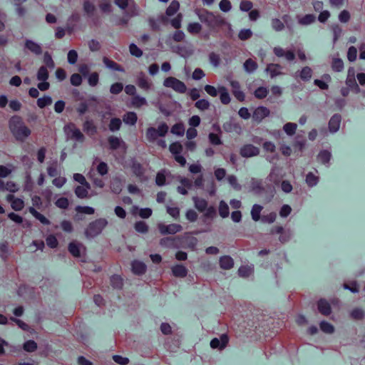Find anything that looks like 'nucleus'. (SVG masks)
<instances>
[{
	"mask_svg": "<svg viewBox=\"0 0 365 365\" xmlns=\"http://www.w3.org/2000/svg\"><path fill=\"white\" fill-rule=\"evenodd\" d=\"M121 124L122 122L120 118H112L109 124V130L112 132L117 131L120 128Z\"/></svg>",
	"mask_w": 365,
	"mask_h": 365,
	"instance_id": "57",
	"label": "nucleus"
},
{
	"mask_svg": "<svg viewBox=\"0 0 365 365\" xmlns=\"http://www.w3.org/2000/svg\"><path fill=\"white\" fill-rule=\"evenodd\" d=\"M168 126L165 123H160L158 128L150 127L147 129L145 136L150 143H154L158 137H164L168 132Z\"/></svg>",
	"mask_w": 365,
	"mask_h": 365,
	"instance_id": "5",
	"label": "nucleus"
},
{
	"mask_svg": "<svg viewBox=\"0 0 365 365\" xmlns=\"http://www.w3.org/2000/svg\"><path fill=\"white\" fill-rule=\"evenodd\" d=\"M197 14L200 21L205 24L211 30L217 31L223 26H227L229 28L231 26L223 16L213 12L204 10L197 12Z\"/></svg>",
	"mask_w": 365,
	"mask_h": 365,
	"instance_id": "1",
	"label": "nucleus"
},
{
	"mask_svg": "<svg viewBox=\"0 0 365 365\" xmlns=\"http://www.w3.org/2000/svg\"><path fill=\"white\" fill-rule=\"evenodd\" d=\"M250 183L251 188L252 191H254L255 192L259 193L262 191L263 187L262 185V180L255 178H252Z\"/></svg>",
	"mask_w": 365,
	"mask_h": 365,
	"instance_id": "50",
	"label": "nucleus"
},
{
	"mask_svg": "<svg viewBox=\"0 0 365 365\" xmlns=\"http://www.w3.org/2000/svg\"><path fill=\"white\" fill-rule=\"evenodd\" d=\"M180 4L177 1H173L169 6L167 8L165 14L167 16H172L175 15L179 10Z\"/></svg>",
	"mask_w": 365,
	"mask_h": 365,
	"instance_id": "40",
	"label": "nucleus"
},
{
	"mask_svg": "<svg viewBox=\"0 0 365 365\" xmlns=\"http://www.w3.org/2000/svg\"><path fill=\"white\" fill-rule=\"evenodd\" d=\"M331 157L329 151L324 150L319 152L317 155V160L322 164H328Z\"/></svg>",
	"mask_w": 365,
	"mask_h": 365,
	"instance_id": "39",
	"label": "nucleus"
},
{
	"mask_svg": "<svg viewBox=\"0 0 365 365\" xmlns=\"http://www.w3.org/2000/svg\"><path fill=\"white\" fill-rule=\"evenodd\" d=\"M223 129L227 133H236L237 134L241 133L242 128L235 120L230 119V120L225 122L222 125Z\"/></svg>",
	"mask_w": 365,
	"mask_h": 365,
	"instance_id": "16",
	"label": "nucleus"
},
{
	"mask_svg": "<svg viewBox=\"0 0 365 365\" xmlns=\"http://www.w3.org/2000/svg\"><path fill=\"white\" fill-rule=\"evenodd\" d=\"M297 20L299 25L307 26L315 22L316 16L314 14H306L304 16L298 15Z\"/></svg>",
	"mask_w": 365,
	"mask_h": 365,
	"instance_id": "21",
	"label": "nucleus"
},
{
	"mask_svg": "<svg viewBox=\"0 0 365 365\" xmlns=\"http://www.w3.org/2000/svg\"><path fill=\"white\" fill-rule=\"evenodd\" d=\"M76 211L78 214L93 215L95 212V210L92 207L89 206H80L76 207Z\"/></svg>",
	"mask_w": 365,
	"mask_h": 365,
	"instance_id": "53",
	"label": "nucleus"
},
{
	"mask_svg": "<svg viewBox=\"0 0 365 365\" xmlns=\"http://www.w3.org/2000/svg\"><path fill=\"white\" fill-rule=\"evenodd\" d=\"M276 218H277L276 213L272 212L267 215H263L261 217V221L263 223L272 224L276 220Z\"/></svg>",
	"mask_w": 365,
	"mask_h": 365,
	"instance_id": "63",
	"label": "nucleus"
},
{
	"mask_svg": "<svg viewBox=\"0 0 365 365\" xmlns=\"http://www.w3.org/2000/svg\"><path fill=\"white\" fill-rule=\"evenodd\" d=\"M29 212L43 225H49V220L34 207H29Z\"/></svg>",
	"mask_w": 365,
	"mask_h": 365,
	"instance_id": "42",
	"label": "nucleus"
},
{
	"mask_svg": "<svg viewBox=\"0 0 365 365\" xmlns=\"http://www.w3.org/2000/svg\"><path fill=\"white\" fill-rule=\"evenodd\" d=\"M318 309L319 312L325 316H328L331 312V309L329 303L325 299H320L318 302Z\"/></svg>",
	"mask_w": 365,
	"mask_h": 365,
	"instance_id": "25",
	"label": "nucleus"
},
{
	"mask_svg": "<svg viewBox=\"0 0 365 365\" xmlns=\"http://www.w3.org/2000/svg\"><path fill=\"white\" fill-rule=\"evenodd\" d=\"M228 342V338L227 335L222 334L220 336V337L218 338H214L210 341V346L212 349H218L220 350L223 349L227 344Z\"/></svg>",
	"mask_w": 365,
	"mask_h": 365,
	"instance_id": "17",
	"label": "nucleus"
},
{
	"mask_svg": "<svg viewBox=\"0 0 365 365\" xmlns=\"http://www.w3.org/2000/svg\"><path fill=\"white\" fill-rule=\"evenodd\" d=\"M138 120L137 114L135 112H127L123 116V122L129 125H135Z\"/></svg>",
	"mask_w": 365,
	"mask_h": 365,
	"instance_id": "29",
	"label": "nucleus"
},
{
	"mask_svg": "<svg viewBox=\"0 0 365 365\" xmlns=\"http://www.w3.org/2000/svg\"><path fill=\"white\" fill-rule=\"evenodd\" d=\"M63 132L65 133L66 140H72L81 143L84 141L85 137L83 134L73 123L66 124L63 127Z\"/></svg>",
	"mask_w": 365,
	"mask_h": 365,
	"instance_id": "4",
	"label": "nucleus"
},
{
	"mask_svg": "<svg viewBox=\"0 0 365 365\" xmlns=\"http://www.w3.org/2000/svg\"><path fill=\"white\" fill-rule=\"evenodd\" d=\"M172 274L175 277H185L187 274V269L182 264H176L171 267Z\"/></svg>",
	"mask_w": 365,
	"mask_h": 365,
	"instance_id": "22",
	"label": "nucleus"
},
{
	"mask_svg": "<svg viewBox=\"0 0 365 365\" xmlns=\"http://www.w3.org/2000/svg\"><path fill=\"white\" fill-rule=\"evenodd\" d=\"M68 250L73 257H78L85 251V247L81 243L72 242L68 245Z\"/></svg>",
	"mask_w": 365,
	"mask_h": 365,
	"instance_id": "19",
	"label": "nucleus"
},
{
	"mask_svg": "<svg viewBox=\"0 0 365 365\" xmlns=\"http://www.w3.org/2000/svg\"><path fill=\"white\" fill-rule=\"evenodd\" d=\"M88 178L91 180L93 184L99 188H103L105 186V183L102 179L96 176L95 174H93L91 172L88 174Z\"/></svg>",
	"mask_w": 365,
	"mask_h": 365,
	"instance_id": "52",
	"label": "nucleus"
},
{
	"mask_svg": "<svg viewBox=\"0 0 365 365\" xmlns=\"http://www.w3.org/2000/svg\"><path fill=\"white\" fill-rule=\"evenodd\" d=\"M220 99L222 104L227 105L230 103L231 98L227 88L223 86H219Z\"/></svg>",
	"mask_w": 365,
	"mask_h": 365,
	"instance_id": "26",
	"label": "nucleus"
},
{
	"mask_svg": "<svg viewBox=\"0 0 365 365\" xmlns=\"http://www.w3.org/2000/svg\"><path fill=\"white\" fill-rule=\"evenodd\" d=\"M273 53L278 58H284L288 61H292L295 58V54L292 50H285L280 46L273 48Z\"/></svg>",
	"mask_w": 365,
	"mask_h": 365,
	"instance_id": "10",
	"label": "nucleus"
},
{
	"mask_svg": "<svg viewBox=\"0 0 365 365\" xmlns=\"http://www.w3.org/2000/svg\"><path fill=\"white\" fill-rule=\"evenodd\" d=\"M158 227L162 235H174L182 230L180 225L175 223L165 225L161 222L158 225Z\"/></svg>",
	"mask_w": 365,
	"mask_h": 365,
	"instance_id": "7",
	"label": "nucleus"
},
{
	"mask_svg": "<svg viewBox=\"0 0 365 365\" xmlns=\"http://www.w3.org/2000/svg\"><path fill=\"white\" fill-rule=\"evenodd\" d=\"M83 8L84 12L88 16H91L94 14V12L96 10V6H95L93 2H92L89 0L84 1L83 4Z\"/></svg>",
	"mask_w": 365,
	"mask_h": 365,
	"instance_id": "38",
	"label": "nucleus"
},
{
	"mask_svg": "<svg viewBox=\"0 0 365 365\" xmlns=\"http://www.w3.org/2000/svg\"><path fill=\"white\" fill-rule=\"evenodd\" d=\"M268 93L269 91L266 87L261 86L255 91L254 95L258 99H263L267 96Z\"/></svg>",
	"mask_w": 365,
	"mask_h": 365,
	"instance_id": "55",
	"label": "nucleus"
},
{
	"mask_svg": "<svg viewBox=\"0 0 365 365\" xmlns=\"http://www.w3.org/2000/svg\"><path fill=\"white\" fill-rule=\"evenodd\" d=\"M9 127L14 138L24 141L31 135V130L24 124L21 117L14 115L9 121Z\"/></svg>",
	"mask_w": 365,
	"mask_h": 365,
	"instance_id": "2",
	"label": "nucleus"
},
{
	"mask_svg": "<svg viewBox=\"0 0 365 365\" xmlns=\"http://www.w3.org/2000/svg\"><path fill=\"white\" fill-rule=\"evenodd\" d=\"M37 349V344L33 340H29L24 344V349L28 352L34 351Z\"/></svg>",
	"mask_w": 365,
	"mask_h": 365,
	"instance_id": "64",
	"label": "nucleus"
},
{
	"mask_svg": "<svg viewBox=\"0 0 365 365\" xmlns=\"http://www.w3.org/2000/svg\"><path fill=\"white\" fill-rule=\"evenodd\" d=\"M230 84L232 88V92L234 96L240 101H244L245 98V93L240 89V83L235 80H230Z\"/></svg>",
	"mask_w": 365,
	"mask_h": 365,
	"instance_id": "13",
	"label": "nucleus"
},
{
	"mask_svg": "<svg viewBox=\"0 0 365 365\" xmlns=\"http://www.w3.org/2000/svg\"><path fill=\"white\" fill-rule=\"evenodd\" d=\"M229 206L224 200H221L219 203V215L222 217L225 218L229 216Z\"/></svg>",
	"mask_w": 365,
	"mask_h": 365,
	"instance_id": "45",
	"label": "nucleus"
},
{
	"mask_svg": "<svg viewBox=\"0 0 365 365\" xmlns=\"http://www.w3.org/2000/svg\"><path fill=\"white\" fill-rule=\"evenodd\" d=\"M297 129V125L294 123H287L283 125L284 132L289 136L295 134Z\"/></svg>",
	"mask_w": 365,
	"mask_h": 365,
	"instance_id": "41",
	"label": "nucleus"
},
{
	"mask_svg": "<svg viewBox=\"0 0 365 365\" xmlns=\"http://www.w3.org/2000/svg\"><path fill=\"white\" fill-rule=\"evenodd\" d=\"M257 63L251 58L246 60L243 64L244 70L247 73H254L257 70Z\"/></svg>",
	"mask_w": 365,
	"mask_h": 365,
	"instance_id": "31",
	"label": "nucleus"
},
{
	"mask_svg": "<svg viewBox=\"0 0 365 365\" xmlns=\"http://www.w3.org/2000/svg\"><path fill=\"white\" fill-rule=\"evenodd\" d=\"M163 86L170 88L180 93H185L187 91L185 84L175 77H168L163 81Z\"/></svg>",
	"mask_w": 365,
	"mask_h": 365,
	"instance_id": "6",
	"label": "nucleus"
},
{
	"mask_svg": "<svg viewBox=\"0 0 365 365\" xmlns=\"http://www.w3.org/2000/svg\"><path fill=\"white\" fill-rule=\"evenodd\" d=\"M25 48L36 55H41L42 53V48L41 44L30 39L25 41Z\"/></svg>",
	"mask_w": 365,
	"mask_h": 365,
	"instance_id": "18",
	"label": "nucleus"
},
{
	"mask_svg": "<svg viewBox=\"0 0 365 365\" xmlns=\"http://www.w3.org/2000/svg\"><path fill=\"white\" fill-rule=\"evenodd\" d=\"M171 133L177 136H182L185 133L184 125L181 123L175 124L171 128Z\"/></svg>",
	"mask_w": 365,
	"mask_h": 365,
	"instance_id": "48",
	"label": "nucleus"
},
{
	"mask_svg": "<svg viewBox=\"0 0 365 365\" xmlns=\"http://www.w3.org/2000/svg\"><path fill=\"white\" fill-rule=\"evenodd\" d=\"M108 143L110 144V148L112 150H116L121 146L125 147V143L118 137L110 136L108 138Z\"/></svg>",
	"mask_w": 365,
	"mask_h": 365,
	"instance_id": "33",
	"label": "nucleus"
},
{
	"mask_svg": "<svg viewBox=\"0 0 365 365\" xmlns=\"http://www.w3.org/2000/svg\"><path fill=\"white\" fill-rule=\"evenodd\" d=\"M37 79L39 81H45L48 78V71L46 66H41L36 75Z\"/></svg>",
	"mask_w": 365,
	"mask_h": 365,
	"instance_id": "46",
	"label": "nucleus"
},
{
	"mask_svg": "<svg viewBox=\"0 0 365 365\" xmlns=\"http://www.w3.org/2000/svg\"><path fill=\"white\" fill-rule=\"evenodd\" d=\"M83 130L90 135H93L96 133V127L93 124L92 120H87L83 125Z\"/></svg>",
	"mask_w": 365,
	"mask_h": 365,
	"instance_id": "43",
	"label": "nucleus"
},
{
	"mask_svg": "<svg viewBox=\"0 0 365 365\" xmlns=\"http://www.w3.org/2000/svg\"><path fill=\"white\" fill-rule=\"evenodd\" d=\"M173 51L184 58L190 57L194 53V48L191 45L178 46Z\"/></svg>",
	"mask_w": 365,
	"mask_h": 365,
	"instance_id": "12",
	"label": "nucleus"
},
{
	"mask_svg": "<svg viewBox=\"0 0 365 365\" xmlns=\"http://www.w3.org/2000/svg\"><path fill=\"white\" fill-rule=\"evenodd\" d=\"M130 104L134 108H140L143 106H147L148 101L145 98L136 94L131 99Z\"/></svg>",
	"mask_w": 365,
	"mask_h": 365,
	"instance_id": "28",
	"label": "nucleus"
},
{
	"mask_svg": "<svg viewBox=\"0 0 365 365\" xmlns=\"http://www.w3.org/2000/svg\"><path fill=\"white\" fill-rule=\"evenodd\" d=\"M282 69V67L278 63H269L265 68V72L269 75L271 78H274L283 75Z\"/></svg>",
	"mask_w": 365,
	"mask_h": 365,
	"instance_id": "15",
	"label": "nucleus"
},
{
	"mask_svg": "<svg viewBox=\"0 0 365 365\" xmlns=\"http://www.w3.org/2000/svg\"><path fill=\"white\" fill-rule=\"evenodd\" d=\"M269 114L270 110L267 107L261 106L254 110L252 118L254 121L260 123L264 118L268 117Z\"/></svg>",
	"mask_w": 365,
	"mask_h": 365,
	"instance_id": "8",
	"label": "nucleus"
},
{
	"mask_svg": "<svg viewBox=\"0 0 365 365\" xmlns=\"http://www.w3.org/2000/svg\"><path fill=\"white\" fill-rule=\"evenodd\" d=\"M192 200L194 202L195 207L200 212H203L207 207V202L202 198L197 197H193Z\"/></svg>",
	"mask_w": 365,
	"mask_h": 365,
	"instance_id": "32",
	"label": "nucleus"
},
{
	"mask_svg": "<svg viewBox=\"0 0 365 365\" xmlns=\"http://www.w3.org/2000/svg\"><path fill=\"white\" fill-rule=\"evenodd\" d=\"M263 207L258 204H255L251 209V217L255 222H257L261 220L260 214Z\"/></svg>",
	"mask_w": 365,
	"mask_h": 365,
	"instance_id": "35",
	"label": "nucleus"
},
{
	"mask_svg": "<svg viewBox=\"0 0 365 365\" xmlns=\"http://www.w3.org/2000/svg\"><path fill=\"white\" fill-rule=\"evenodd\" d=\"M240 153L243 158H252L259 154V149L252 144H246L240 148Z\"/></svg>",
	"mask_w": 365,
	"mask_h": 365,
	"instance_id": "9",
	"label": "nucleus"
},
{
	"mask_svg": "<svg viewBox=\"0 0 365 365\" xmlns=\"http://www.w3.org/2000/svg\"><path fill=\"white\" fill-rule=\"evenodd\" d=\"M131 169H132L133 173L136 176L143 179V175H144V169L140 163H138L135 161H133L132 163Z\"/></svg>",
	"mask_w": 365,
	"mask_h": 365,
	"instance_id": "44",
	"label": "nucleus"
},
{
	"mask_svg": "<svg viewBox=\"0 0 365 365\" xmlns=\"http://www.w3.org/2000/svg\"><path fill=\"white\" fill-rule=\"evenodd\" d=\"M271 25L272 28L276 31H281L284 29V25L283 22L277 18L272 19Z\"/></svg>",
	"mask_w": 365,
	"mask_h": 365,
	"instance_id": "58",
	"label": "nucleus"
},
{
	"mask_svg": "<svg viewBox=\"0 0 365 365\" xmlns=\"http://www.w3.org/2000/svg\"><path fill=\"white\" fill-rule=\"evenodd\" d=\"M52 101H53L51 96H44L37 100V105L39 108H43L47 106H50L52 103Z\"/></svg>",
	"mask_w": 365,
	"mask_h": 365,
	"instance_id": "49",
	"label": "nucleus"
},
{
	"mask_svg": "<svg viewBox=\"0 0 365 365\" xmlns=\"http://www.w3.org/2000/svg\"><path fill=\"white\" fill-rule=\"evenodd\" d=\"M312 69L310 67L305 66L299 72V76L302 81H309L312 78Z\"/></svg>",
	"mask_w": 365,
	"mask_h": 365,
	"instance_id": "34",
	"label": "nucleus"
},
{
	"mask_svg": "<svg viewBox=\"0 0 365 365\" xmlns=\"http://www.w3.org/2000/svg\"><path fill=\"white\" fill-rule=\"evenodd\" d=\"M321 330L326 334H332L334 331V326L329 322L322 321L319 324Z\"/></svg>",
	"mask_w": 365,
	"mask_h": 365,
	"instance_id": "51",
	"label": "nucleus"
},
{
	"mask_svg": "<svg viewBox=\"0 0 365 365\" xmlns=\"http://www.w3.org/2000/svg\"><path fill=\"white\" fill-rule=\"evenodd\" d=\"M170 175V173L165 170H162L157 173L155 178V183L158 186H163L165 185L166 178Z\"/></svg>",
	"mask_w": 365,
	"mask_h": 365,
	"instance_id": "30",
	"label": "nucleus"
},
{
	"mask_svg": "<svg viewBox=\"0 0 365 365\" xmlns=\"http://www.w3.org/2000/svg\"><path fill=\"white\" fill-rule=\"evenodd\" d=\"M220 266L223 269H230L234 266V260L229 255H225L220 258Z\"/></svg>",
	"mask_w": 365,
	"mask_h": 365,
	"instance_id": "24",
	"label": "nucleus"
},
{
	"mask_svg": "<svg viewBox=\"0 0 365 365\" xmlns=\"http://www.w3.org/2000/svg\"><path fill=\"white\" fill-rule=\"evenodd\" d=\"M136 83L139 88L146 91L153 87V83L143 72H140L137 75Z\"/></svg>",
	"mask_w": 365,
	"mask_h": 365,
	"instance_id": "11",
	"label": "nucleus"
},
{
	"mask_svg": "<svg viewBox=\"0 0 365 365\" xmlns=\"http://www.w3.org/2000/svg\"><path fill=\"white\" fill-rule=\"evenodd\" d=\"M147 267L145 263L135 260L132 262V271L135 274H143L145 272Z\"/></svg>",
	"mask_w": 365,
	"mask_h": 365,
	"instance_id": "23",
	"label": "nucleus"
},
{
	"mask_svg": "<svg viewBox=\"0 0 365 365\" xmlns=\"http://www.w3.org/2000/svg\"><path fill=\"white\" fill-rule=\"evenodd\" d=\"M195 107L197 108L200 110H205L209 108L210 103L206 99H200L196 101L195 104Z\"/></svg>",
	"mask_w": 365,
	"mask_h": 365,
	"instance_id": "60",
	"label": "nucleus"
},
{
	"mask_svg": "<svg viewBox=\"0 0 365 365\" xmlns=\"http://www.w3.org/2000/svg\"><path fill=\"white\" fill-rule=\"evenodd\" d=\"M169 150L173 155L180 154L182 151V145L179 142L173 143L170 145Z\"/></svg>",
	"mask_w": 365,
	"mask_h": 365,
	"instance_id": "56",
	"label": "nucleus"
},
{
	"mask_svg": "<svg viewBox=\"0 0 365 365\" xmlns=\"http://www.w3.org/2000/svg\"><path fill=\"white\" fill-rule=\"evenodd\" d=\"M341 121V115L334 114V115H332L329 121V123H328L329 132L331 133H336L339 130Z\"/></svg>",
	"mask_w": 365,
	"mask_h": 365,
	"instance_id": "14",
	"label": "nucleus"
},
{
	"mask_svg": "<svg viewBox=\"0 0 365 365\" xmlns=\"http://www.w3.org/2000/svg\"><path fill=\"white\" fill-rule=\"evenodd\" d=\"M11 207L16 211L21 210L24 207V202L20 198H16L11 203Z\"/></svg>",
	"mask_w": 365,
	"mask_h": 365,
	"instance_id": "62",
	"label": "nucleus"
},
{
	"mask_svg": "<svg viewBox=\"0 0 365 365\" xmlns=\"http://www.w3.org/2000/svg\"><path fill=\"white\" fill-rule=\"evenodd\" d=\"M108 221L104 218H99L91 222L85 231L88 237H94L100 235L103 230L107 226Z\"/></svg>",
	"mask_w": 365,
	"mask_h": 365,
	"instance_id": "3",
	"label": "nucleus"
},
{
	"mask_svg": "<svg viewBox=\"0 0 365 365\" xmlns=\"http://www.w3.org/2000/svg\"><path fill=\"white\" fill-rule=\"evenodd\" d=\"M254 266L252 264L241 266L238 269V274L241 277L247 278L252 274Z\"/></svg>",
	"mask_w": 365,
	"mask_h": 365,
	"instance_id": "27",
	"label": "nucleus"
},
{
	"mask_svg": "<svg viewBox=\"0 0 365 365\" xmlns=\"http://www.w3.org/2000/svg\"><path fill=\"white\" fill-rule=\"evenodd\" d=\"M305 182L309 187H313L318 184L319 177L309 172L306 175Z\"/></svg>",
	"mask_w": 365,
	"mask_h": 365,
	"instance_id": "36",
	"label": "nucleus"
},
{
	"mask_svg": "<svg viewBox=\"0 0 365 365\" xmlns=\"http://www.w3.org/2000/svg\"><path fill=\"white\" fill-rule=\"evenodd\" d=\"M110 283L114 288L120 289L123 286V279L118 275H113L110 278Z\"/></svg>",
	"mask_w": 365,
	"mask_h": 365,
	"instance_id": "61",
	"label": "nucleus"
},
{
	"mask_svg": "<svg viewBox=\"0 0 365 365\" xmlns=\"http://www.w3.org/2000/svg\"><path fill=\"white\" fill-rule=\"evenodd\" d=\"M91 188V185L89 183H86L85 185H81L77 186L75 188V194L77 197L80 199H85L88 197V190Z\"/></svg>",
	"mask_w": 365,
	"mask_h": 365,
	"instance_id": "20",
	"label": "nucleus"
},
{
	"mask_svg": "<svg viewBox=\"0 0 365 365\" xmlns=\"http://www.w3.org/2000/svg\"><path fill=\"white\" fill-rule=\"evenodd\" d=\"M331 68L335 72H341L344 70V66L342 59L334 57L331 61Z\"/></svg>",
	"mask_w": 365,
	"mask_h": 365,
	"instance_id": "37",
	"label": "nucleus"
},
{
	"mask_svg": "<svg viewBox=\"0 0 365 365\" xmlns=\"http://www.w3.org/2000/svg\"><path fill=\"white\" fill-rule=\"evenodd\" d=\"M123 187V183L120 180V179L116 178L113 180L110 185V188L113 192L114 193H119Z\"/></svg>",
	"mask_w": 365,
	"mask_h": 365,
	"instance_id": "47",
	"label": "nucleus"
},
{
	"mask_svg": "<svg viewBox=\"0 0 365 365\" xmlns=\"http://www.w3.org/2000/svg\"><path fill=\"white\" fill-rule=\"evenodd\" d=\"M129 51L132 56H134L137 58L142 56L143 51L140 48H139L135 43H132L129 46Z\"/></svg>",
	"mask_w": 365,
	"mask_h": 365,
	"instance_id": "59",
	"label": "nucleus"
},
{
	"mask_svg": "<svg viewBox=\"0 0 365 365\" xmlns=\"http://www.w3.org/2000/svg\"><path fill=\"white\" fill-rule=\"evenodd\" d=\"M201 24L197 22L190 23L187 26V31L192 34H197L201 31Z\"/></svg>",
	"mask_w": 365,
	"mask_h": 365,
	"instance_id": "54",
	"label": "nucleus"
}]
</instances>
